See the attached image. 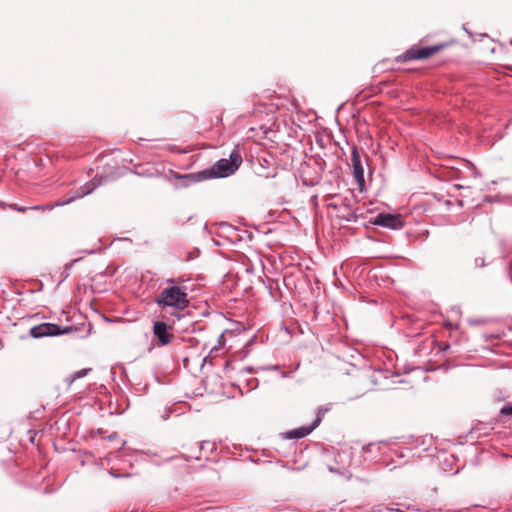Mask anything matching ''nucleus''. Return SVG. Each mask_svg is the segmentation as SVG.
<instances>
[{
    "instance_id": "obj_6",
    "label": "nucleus",
    "mask_w": 512,
    "mask_h": 512,
    "mask_svg": "<svg viewBox=\"0 0 512 512\" xmlns=\"http://www.w3.org/2000/svg\"><path fill=\"white\" fill-rule=\"evenodd\" d=\"M101 184V179H99L97 176L94 177L91 181L87 182L83 186L79 187L75 195L70 197L69 199L65 201H60L56 203V206H62L71 203L75 199L82 198L90 193H92L98 186Z\"/></svg>"
},
{
    "instance_id": "obj_2",
    "label": "nucleus",
    "mask_w": 512,
    "mask_h": 512,
    "mask_svg": "<svg viewBox=\"0 0 512 512\" xmlns=\"http://www.w3.org/2000/svg\"><path fill=\"white\" fill-rule=\"evenodd\" d=\"M182 280L180 278L166 279V283L170 284L165 287L156 297L155 302L160 307H171L178 311L185 310L189 305L188 293L185 287L178 284Z\"/></svg>"
},
{
    "instance_id": "obj_12",
    "label": "nucleus",
    "mask_w": 512,
    "mask_h": 512,
    "mask_svg": "<svg viewBox=\"0 0 512 512\" xmlns=\"http://www.w3.org/2000/svg\"><path fill=\"white\" fill-rule=\"evenodd\" d=\"M501 414L512 415V405H506V406L502 407Z\"/></svg>"
},
{
    "instance_id": "obj_5",
    "label": "nucleus",
    "mask_w": 512,
    "mask_h": 512,
    "mask_svg": "<svg viewBox=\"0 0 512 512\" xmlns=\"http://www.w3.org/2000/svg\"><path fill=\"white\" fill-rule=\"evenodd\" d=\"M324 411L319 409L316 419L310 426H302L296 429H292L285 433L286 438L288 439H301L307 435H309L322 421Z\"/></svg>"
},
{
    "instance_id": "obj_4",
    "label": "nucleus",
    "mask_w": 512,
    "mask_h": 512,
    "mask_svg": "<svg viewBox=\"0 0 512 512\" xmlns=\"http://www.w3.org/2000/svg\"><path fill=\"white\" fill-rule=\"evenodd\" d=\"M440 46L411 48L400 56L402 61L426 59L440 50Z\"/></svg>"
},
{
    "instance_id": "obj_3",
    "label": "nucleus",
    "mask_w": 512,
    "mask_h": 512,
    "mask_svg": "<svg viewBox=\"0 0 512 512\" xmlns=\"http://www.w3.org/2000/svg\"><path fill=\"white\" fill-rule=\"evenodd\" d=\"M70 328L61 329L57 324L42 323L30 329V335L33 338H42L47 336H57L60 334L68 333Z\"/></svg>"
},
{
    "instance_id": "obj_8",
    "label": "nucleus",
    "mask_w": 512,
    "mask_h": 512,
    "mask_svg": "<svg viewBox=\"0 0 512 512\" xmlns=\"http://www.w3.org/2000/svg\"><path fill=\"white\" fill-rule=\"evenodd\" d=\"M351 163L353 167V174L359 185L364 183V168L361 163L360 154L356 147L352 149Z\"/></svg>"
},
{
    "instance_id": "obj_7",
    "label": "nucleus",
    "mask_w": 512,
    "mask_h": 512,
    "mask_svg": "<svg viewBox=\"0 0 512 512\" xmlns=\"http://www.w3.org/2000/svg\"><path fill=\"white\" fill-rule=\"evenodd\" d=\"M377 226L390 229H400L403 227V220L400 215L380 213L373 222Z\"/></svg>"
},
{
    "instance_id": "obj_9",
    "label": "nucleus",
    "mask_w": 512,
    "mask_h": 512,
    "mask_svg": "<svg viewBox=\"0 0 512 512\" xmlns=\"http://www.w3.org/2000/svg\"><path fill=\"white\" fill-rule=\"evenodd\" d=\"M153 332L155 336L158 338L159 343L161 345H167L171 342L173 338V334L168 332V327L166 323L158 321L153 326Z\"/></svg>"
},
{
    "instance_id": "obj_11",
    "label": "nucleus",
    "mask_w": 512,
    "mask_h": 512,
    "mask_svg": "<svg viewBox=\"0 0 512 512\" xmlns=\"http://www.w3.org/2000/svg\"><path fill=\"white\" fill-rule=\"evenodd\" d=\"M200 450H205V449H209L210 453L214 452L216 450V447L213 443H210L208 441H202L200 443V447H199Z\"/></svg>"
},
{
    "instance_id": "obj_10",
    "label": "nucleus",
    "mask_w": 512,
    "mask_h": 512,
    "mask_svg": "<svg viewBox=\"0 0 512 512\" xmlns=\"http://www.w3.org/2000/svg\"><path fill=\"white\" fill-rule=\"evenodd\" d=\"M90 371L89 368H84V369H81L79 371H76L75 373H73L68 379V384H72L75 380L79 379V378H82L84 376H86L88 374V372Z\"/></svg>"
},
{
    "instance_id": "obj_1",
    "label": "nucleus",
    "mask_w": 512,
    "mask_h": 512,
    "mask_svg": "<svg viewBox=\"0 0 512 512\" xmlns=\"http://www.w3.org/2000/svg\"><path fill=\"white\" fill-rule=\"evenodd\" d=\"M242 162L241 155L238 151H233L229 159L218 160L210 169H206L199 173L179 175L175 174V178L180 180L179 187H187L191 183L199 182L209 178H222L233 174Z\"/></svg>"
},
{
    "instance_id": "obj_13",
    "label": "nucleus",
    "mask_w": 512,
    "mask_h": 512,
    "mask_svg": "<svg viewBox=\"0 0 512 512\" xmlns=\"http://www.w3.org/2000/svg\"><path fill=\"white\" fill-rule=\"evenodd\" d=\"M10 207L18 212H24L27 209L25 207L18 206L17 204H12Z\"/></svg>"
},
{
    "instance_id": "obj_15",
    "label": "nucleus",
    "mask_w": 512,
    "mask_h": 512,
    "mask_svg": "<svg viewBox=\"0 0 512 512\" xmlns=\"http://www.w3.org/2000/svg\"><path fill=\"white\" fill-rule=\"evenodd\" d=\"M31 209L41 210V209H43V207L42 206H35V207H32Z\"/></svg>"
},
{
    "instance_id": "obj_14",
    "label": "nucleus",
    "mask_w": 512,
    "mask_h": 512,
    "mask_svg": "<svg viewBox=\"0 0 512 512\" xmlns=\"http://www.w3.org/2000/svg\"><path fill=\"white\" fill-rule=\"evenodd\" d=\"M223 339H224V334H221L218 339L220 345H221V342Z\"/></svg>"
}]
</instances>
